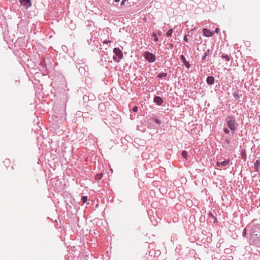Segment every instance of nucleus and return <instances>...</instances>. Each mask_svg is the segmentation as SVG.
<instances>
[{
  "instance_id": "f257e3e1",
  "label": "nucleus",
  "mask_w": 260,
  "mask_h": 260,
  "mask_svg": "<svg viewBox=\"0 0 260 260\" xmlns=\"http://www.w3.org/2000/svg\"><path fill=\"white\" fill-rule=\"evenodd\" d=\"M226 121L228 124V127L231 129V131H235V118L233 116H228Z\"/></svg>"
},
{
  "instance_id": "f03ea898",
  "label": "nucleus",
  "mask_w": 260,
  "mask_h": 260,
  "mask_svg": "<svg viewBox=\"0 0 260 260\" xmlns=\"http://www.w3.org/2000/svg\"><path fill=\"white\" fill-rule=\"evenodd\" d=\"M144 56L145 59L150 62H153L155 60L154 55L151 53L146 52L145 53Z\"/></svg>"
},
{
  "instance_id": "7ed1b4c3",
  "label": "nucleus",
  "mask_w": 260,
  "mask_h": 260,
  "mask_svg": "<svg viewBox=\"0 0 260 260\" xmlns=\"http://www.w3.org/2000/svg\"><path fill=\"white\" fill-rule=\"evenodd\" d=\"M230 159H228L221 162L218 161L216 162V165L220 169H221L222 167L226 166L230 163Z\"/></svg>"
},
{
  "instance_id": "20e7f679",
  "label": "nucleus",
  "mask_w": 260,
  "mask_h": 260,
  "mask_svg": "<svg viewBox=\"0 0 260 260\" xmlns=\"http://www.w3.org/2000/svg\"><path fill=\"white\" fill-rule=\"evenodd\" d=\"M203 33L204 35L207 37H212L214 35L213 31L208 29L207 28H204L203 29Z\"/></svg>"
},
{
  "instance_id": "39448f33",
  "label": "nucleus",
  "mask_w": 260,
  "mask_h": 260,
  "mask_svg": "<svg viewBox=\"0 0 260 260\" xmlns=\"http://www.w3.org/2000/svg\"><path fill=\"white\" fill-rule=\"evenodd\" d=\"M114 52L120 59L122 58L123 56V53L119 48H115L114 49Z\"/></svg>"
},
{
  "instance_id": "423d86ee",
  "label": "nucleus",
  "mask_w": 260,
  "mask_h": 260,
  "mask_svg": "<svg viewBox=\"0 0 260 260\" xmlns=\"http://www.w3.org/2000/svg\"><path fill=\"white\" fill-rule=\"evenodd\" d=\"M20 2L22 5L26 6V7H29L31 5L30 0H20Z\"/></svg>"
},
{
  "instance_id": "0eeeda50",
  "label": "nucleus",
  "mask_w": 260,
  "mask_h": 260,
  "mask_svg": "<svg viewBox=\"0 0 260 260\" xmlns=\"http://www.w3.org/2000/svg\"><path fill=\"white\" fill-rule=\"evenodd\" d=\"M154 102L157 105H160L163 103V100L159 96H155L154 98Z\"/></svg>"
},
{
  "instance_id": "6e6552de",
  "label": "nucleus",
  "mask_w": 260,
  "mask_h": 260,
  "mask_svg": "<svg viewBox=\"0 0 260 260\" xmlns=\"http://www.w3.org/2000/svg\"><path fill=\"white\" fill-rule=\"evenodd\" d=\"M181 60L183 62L184 65L185 67L187 68H189L190 67V64L189 63L186 61L185 57L184 55H182L180 57Z\"/></svg>"
},
{
  "instance_id": "1a4fd4ad",
  "label": "nucleus",
  "mask_w": 260,
  "mask_h": 260,
  "mask_svg": "<svg viewBox=\"0 0 260 260\" xmlns=\"http://www.w3.org/2000/svg\"><path fill=\"white\" fill-rule=\"evenodd\" d=\"M214 81V78L212 76H209L207 78V82L209 84H213Z\"/></svg>"
},
{
  "instance_id": "9d476101",
  "label": "nucleus",
  "mask_w": 260,
  "mask_h": 260,
  "mask_svg": "<svg viewBox=\"0 0 260 260\" xmlns=\"http://www.w3.org/2000/svg\"><path fill=\"white\" fill-rule=\"evenodd\" d=\"M3 163H4V165L5 166V167L6 168H8L10 166L11 161H10V160L9 159H6L3 161Z\"/></svg>"
},
{
  "instance_id": "9b49d317",
  "label": "nucleus",
  "mask_w": 260,
  "mask_h": 260,
  "mask_svg": "<svg viewBox=\"0 0 260 260\" xmlns=\"http://www.w3.org/2000/svg\"><path fill=\"white\" fill-rule=\"evenodd\" d=\"M260 166V160H256L255 162L254 163V168L256 170V171L258 170V167Z\"/></svg>"
},
{
  "instance_id": "f8f14e48",
  "label": "nucleus",
  "mask_w": 260,
  "mask_h": 260,
  "mask_svg": "<svg viewBox=\"0 0 260 260\" xmlns=\"http://www.w3.org/2000/svg\"><path fill=\"white\" fill-rule=\"evenodd\" d=\"M167 74L166 73H162L160 74H159L157 76V77L159 78H165L167 76Z\"/></svg>"
},
{
  "instance_id": "ddd939ff",
  "label": "nucleus",
  "mask_w": 260,
  "mask_h": 260,
  "mask_svg": "<svg viewBox=\"0 0 260 260\" xmlns=\"http://www.w3.org/2000/svg\"><path fill=\"white\" fill-rule=\"evenodd\" d=\"M103 177V174H99L95 176V179L97 180H100Z\"/></svg>"
},
{
  "instance_id": "4468645a",
  "label": "nucleus",
  "mask_w": 260,
  "mask_h": 260,
  "mask_svg": "<svg viewBox=\"0 0 260 260\" xmlns=\"http://www.w3.org/2000/svg\"><path fill=\"white\" fill-rule=\"evenodd\" d=\"M172 33H173V29H170L167 32V36L168 37H170L172 35Z\"/></svg>"
},
{
  "instance_id": "2eb2a0df",
  "label": "nucleus",
  "mask_w": 260,
  "mask_h": 260,
  "mask_svg": "<svg viewBox=\"0 0 260 260\" xmlns=\"http://www.w3.org/2000/svg\"><path fill=\"white\" fill-rule=\"evenodd\" d=\"M182 156L185 159H187V152L186 151H183L182 152Z\"/></svg>"
},
{
  "instance_id": "dca6fc26",
  "label": "nucleus",
  "mask_w": 260,
  "mask_h": 260,
  "mask_svg": "<svg viewBox=\"0 0 260 260\" xmlns=\"http://www.w3.org/2000/svg\"><path fill=\"white\" fill-rule=\"evenodd\" d=\"M82 202L84 204L87 200V197L86 196H83L81 198Z\"/></svg>"
},
{
  "instance_id": "f3484780",
  "label": "nucleus",
  "mask_w": 260,
  "mask_h": 260,
  "mask_svg": "<svg viewBox=\"0 0 260 260\" xmlns=\"http://www.w3.org/2000/svg\"><path fill=\"white\" fill-rule=\"evenodd\" d=\"M128 3V0H122L121 3V6H124Z\"/></svg>"
},
{
  "instance_id": "a211bd4d",
  "label": "nucleus",
  "mask_w": 260,
  "mask_h": 260,
  "mask_svg": "<svg viewBox=\"0 0 260 260\" xmlns=\"http://www.w3.org/2000/svg\"><path fill=\"white\" fill-rule=\"evenodd\" d=\"M222 57L224 58L226 61H229L230 59L229 56L228 55L223 56Z\"/></svg>"
},
{
  "instance_id": "6ab92c4d",
  "label": "nucleus",
  "mask_w": 260,
  "mask_h": 260,
  "mask_svg": "<svg viewBox=\"0 0 260 260\" xmlns=\"http://www.w3.org/2000/svg\"><path fill=\"white\" fill-rule=\"evenodd\" d=\"M152 36L154 37V41L157 42L158 41V38L156 36V34L155 33H153Z\"/></svg>"
},
{
  "instance_id": "aec40b11",
  "label": "nucleus",
  "mask_w": 260,
  "mask_h": 260,
  "mask_svg": "<svg viewBox=\"0 0 260 260\" xmlns=\"http://www.w3.org/2000/svg\"><path fill=\"white\" fill-rule=\"evenodd\" d=\"M138 110V108L137 106H135L133 108V111L135 112H137Z\"/></svg>"
},
{
  "instance_id": "412c9836",
  "label": "nucleus",
  "mask_w": 260,
  "mask_h": 260,
  "mask_svg": "<svg viewBox=\"0 0 260 260\" xmlns=\"http://www.w3.org/2000/svg\"><path fill=\"white\" fill-rule=\"evenodd\" d=\"M224 132L226 134H229V133H230L229 130L228 128H225L224 129Z\"/></svg>"
},
{
  "instance_id": "4be33fe9",
  "label": "nucleus",
  "mask_w": 260,
  "mask_h": 260,
  "mask_svg": "<svg viewBox=\"0 0 260 260\" xmlns=\"http://www.w3.org/2000/svg\"><path fill=\"white\" fill-rule=\"evenodd\" d=\"M184 40L186 42H188V38H187V36L186 35H185L184 37Z\"/></svg>"
},
{
  "instance_id": "5701e85b",
  "label": "nucleus",
  "mask_w": 260,
  "mask_h": 260,
  "mask_svg": "<svg viewBox=\"0 0 260 260\" xmlns=\"http://www.w3.org/2000/svg\"><path fill=\"white\" fill-rule=\"evenodd\" d=\"M219 29L218 28H216L214 31L215 32L218 34L219 32Z\"/></svg>"
},
{
  "instance_id": "b1692460",
  "label": "nucleus",
  "mask_w": 260,
  "mask_h": 260,
  "mask_svg": "<svg viewBox=\"0 0 260 260\" xmlns=\"http://www.w3.org/2000/svg\"><path fill=\"white\" fill-rule=\"evenodd\" d=\"M110 42H111V41H105L104 42V43L108 44V43H110Z\"/></svg>"
},
{
  "instance_id": "393cba45",
  "label": "nucleus",
  "mask_w": 260,
  "mask_h": 260,
  "mask_svg": "<svg viewBox=\"0 0 260 260\" xmlns=\"http://www.w3.org/2000/svg\"><path fill=\"white\" fill-rule=\"evenodd\" d=\"M114 1H115V2H119V1H120V0H114Z\"/></svg>"
},
{
  "instance_id": "a878e982",
  "label": "nucleus",
  "mask_w": 260,
  "mask_h": 260,
  "mask_svg": "<svg viewBox=\"0 0 260 260\" xmlns=\"http://www.w3.org/2000/svg\"><path fill=\"white\" fill-rule=\"evenodd\" d=\"M158 35H161V32H158Z\"/></svg>"
}]
</instances>
